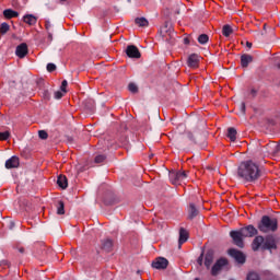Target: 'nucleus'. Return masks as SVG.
<instances>
[{
  "label": "nucleus",
  "instance_id": "nucleus-39",
  "mask_svg": "<svg viewBox=\"0 0 280 280\" xmlns=\"http://www.w3.org/2000/svg\"><path fill=\"white\" fill-rule=\"evenodd\" d=\"M47 71L49 73H52V71H56V65L55 63H48L47 65Z\"/></svg>",
  "mask_w": 280,
  "mask_h": 280
},
{
  "label": "nucleus",
  "instance_id": "nucleus-35",
  "mask_svg": "<svg viewBox=\"0 0 280 280\" xmlns=\"http://www.w3.org/2000/svg\"><path fill=\"white\" fill-rule=\"evenodd\" d=\"M106 161V155H96L94 163H104Z\"/></svg>",
  "mask_w": 280,
  "mask_h": 280
},
{
  "label": "nucleus",
  "instance_id": "nucleus-32",
  "mask_svg": "<svg viewBox=\"0 0 280 280\" xmlns=\"http://www.w3.org/2000/svg\"><path fill=\"white\" fill-rule=\"evenodd\" d=\"M128 89L130 93H139V88L135 83H129Z\"/></svg>",
  "mask_w": 280,
  "mask_h": 280
},
{
  "label": "nucleus",
  "instance_id": "nucleus-40",
  "mask_svg": "<svg viewBox=\"0 0 280 280\" xmlns=\"http://www.w3.org/2000/svg\"><path fill=\"white\" fill-rule=\"evenodd\" d=\"M270 154L277 155L280 152V143L275 145V149L272 151H269Z\"/></svg>",
  "mask_w": 280,
  "mask_h": 280
},
{
  "label": "nucleus",
  "instance_id": "nucleus-17",
  "mask_svg": "<svg viewBox=\"0 0 280 280\" xmlns=\"http://www.w3.org/2000/svg\"><path fill=\"white\" fill-rule=\"evenodd\" d=\"M198 213H200V211L198 210V208H196V205L189 203L188 220H194V218H197Z\"/></svg>",
  "mask_w": 280,
  "mask_h": 280
},
{
  "label": "nucleus",
  "instance_id": "nucleus-33",
  "mask_svg": "<svg viewBox=\"0 0 280 280\" xmlns=\"http://www.w3.org/2000/svg\"><path fill=\"white\" fill-rule=\"evenodd\" d=\"M10 139V131L0 132V141H8Z\"/></svg>",
  "mask_w": 280,
  "mask_h": 280
},
{
  "label": "nucleus",
  "instance_id": "nucleus-26",
  "mask_svg": "<svg viewBox=\"0 0 280 280\" xmlns=\"http://www.w3.org/2000/svg\"><path fill=\"white\" fill-rule=\"evenodd\" d=\"M228 137L231 141H235L237 139V130L233 127H230L228 129Z\"/></svg>",
  "mask_w": 280,
  "mask_h": 280
},
{
  "label": "nucleus",
  "instance_id": "nucleus-29",
  "mask_svg": "<svg viewBox=\"0 0 280 280\" xmlns=\"http://www.w3.org/2000/svg\"><path fill=\"white\" fill-rule=\"evenodd\" d=\"M198 43H200V45H207V43H209V35L207 34L199 35Z\"/></svg>",
  "mask_w": 280,
  "mask_h": 280
},
{
  "label": "nucleus",
  "instance_id": "nucleus-22",
  "mask_svg": "<svg viewBox=\"0 0 280 280\" xmlns=\"http://www.w3.org/2000/svg\"><path fill=\"white\" fill-rule=\"evenodd\" d=\"M102 248L105 253H110V250H113V241L110 238L103 241Z\"/></svg>",
  "mask_w": 280,
  "mask_h": 280
},
{
  "label": "nucleus",
  "instance_id": "nucleus-23",
  "mask_svg": "<svg viewBox=\"0 0 280 280\" xmlns=\"http://www.w3.org/2000/svg\"><path fill=\"white\" fill-rule=\"evenodd\" d=\"M3 16L4 19H16V16H19V12L12 9H7L3 11Z\"/></svg>",
  "mask_w": 280,
  "mask_h": 280
},
{
  "label": "nucleus",
  "instance_id": "nucleus-4",
  "mask_svg": "<svg viewBox=\"0 0 280 280\" xmlns=\"http://www.w3.org/2000/svg\"><path fill=\"white\" fill-rule=\"evenodd\" d=\"M224 266H229V260L226 258L218 259L211 268L212 277H218V275L222 272V268H224Z\"/></svg>",
  "mask_w": 280,
  "mask_h": 280
},
{
  "label": "nucleus",
  "instance_id": "nucleus-41",
  "mask_svg": "<svg viewBox=\"0 0 280 280\" xmlns=\"http://www.w3.org/2000/svg\"><path fill=\"white\" fill-rule=\"evenodd\" d=\"M67 85H68L67 80H63L61 83V92L62 93H67Z\"/></svg>",
  "mask_w": 280,
  "mask_h": 280
},
{
  "label": "nucleus",
  "instance_id": "nucleus-46",
  "mask_svg": "<svg viewBox=\"0 0 280 280\" xmlns=\"http://www.w3.org/2000/svg\"><path fill=\"white\" fill-rule=\"evenodd\" d=\"M18 250L23 255L25 253V247H19Z\"/></svg>",
  "mask_w": 280,
  "mask_h": 280
},
{
  "label": "nucleus",
  "instance_id": "nucleus-30",
  "mask_svg": "<svg viewBox=\"0 0 280 280\" xmlns=\"http://www.w3.org/2000/svg\"><path fill=\"white\" fill-rule=\"evenodd\" d=\"M8 32H10V24L2 23L0 25V34H8Z\"/></svg>",
  "mask_w": 280,
  "mask_h": 280
},
{
  "label": "nucleus",
  "instance_id": "nucleus-12",
  "mask_svg": "<svg viewBox=\"0 0 280 280\" xmlns=\"http://www.w3.org/2000/svg\"><path fill=\"white\" fill-rule=\"evenodd\" d=\"M189 240V232L184 228L179 229L178 248H182L183 244Z\"/></svg>",
  "mask_w": 280,
  "mask_h": 280
},
{
  "label": "nucleus",
  "instance_id": "nucleus-10",
  "mask_svg": "<svg viewBox=\"0 0 280 280\" xmlns=\"http://www.w3.org/2000/svg\"><path fill=\"white\" fill-rule=\"evenodd\" d=\"M187 65L190 69H198L200 65V56L191 54L187 59Z\"/></svg>",
  "mask_w": 280,
  "mask_h": 280
},
{
  "label": "nucleus",
  "instance_id": "nucleus-37",
  "mask_svg": "<svg viewBox=\"0 0 280 280\" xmlns=\"http://www.w3.org/2000/svg\"><path fill=\"white\" fill-rule=\"evenodd\" d=\"M38 137H39V139L45 140V139H48L49 135L45 130H39L38 131Z\"/></svg>",
  "mask_w": 280,
  "mask_h": 280
},
{
  "label": "nucleus",
  "instance_id": "nucleus-38",
  "mask_svg": "<svg viewBox=\"0 0 280 280\" xmlns=\"http://www.w3.org/2000/svg\"><path fill=\"white\" fill-rule=\"evenodd\" d=\"M63 96H65V92L62 91L55 92V100H62Z\"/></svg>",
  "mask_w": 280,
  "mask_h": 280
},
{
  "label": "nucleus",
  "instance_id": "nucleus-8",
  "mask_svg": "<svg viewBox=\"0 0 280 280\" xmlns=\"http://www.w3.org/2000/svg\"><path fill=\"white\" fill-rule=\"evenodd\" d=\"M240 232L243 237H255V235H257V229H255L253 225L242 228Z\"/></svg>",
  "mask_w": 280,
  "mask_h": 280
},
{
  "label": "nucleus",
  "instance_id": "nucleus-28",
  "mask_svg": "<svg viewBox=\"0 0 280 280\" xmlns=\"http://www.w3.org/2000/svg\"><path fill=\"white\" fill-rule=\"evenodd\" d=\"M57 214L58 215H65V202L63 201H58Z\"/></svg>",
  "mask_w": 280,
  "mask_h": 280
},
{
  "label": "nucleus",
  "instance_id": "nucleus-36",
  "mask_svg": "<svg viewBox=\"0 0 280 280\" xmlns=\"http://www.w3.org/2000/svg\"><path fill=\"white\" fill-rule=\"evenodd\" d=\"M247 280H259V275H257L256 272H249L247 275Z\"/></svg>",
  "mask_w": 280,
  "mask_h": 280
},
{
  "label": "nucleus",
  "instance_id": "nucleus-21",
  "mask_svg": "<svg viewBox=\"0 0 280 280\" xmlns=\"http://www.w3.org/2000/svg\"><path fill=\"white\" fill-rule=\"evenodd\" d=\"M162 36H172V25L168 22H165L161 28Z\"/></svg>",
  "mask_w": 280,
  "mask_h": 280
},
{
  "label": "nucleus",
  "instance_id": "nucleus-52",
  "mask_svg": "<svg viewBox=\"0 0 280 280\" xmlns=\"http://www.w3.org/2000/svg\"><path fill=\"white\" fill-rule=\"evenodd\" d=\"M278 69H280V65H278Z\"/></svg>",
  "mask_w": 280,
  "mask_h": 280
},
{
  "label": "nucleus",
  "instance_id": "nucleus-31",
  "mask_svg": "<svg viewBox=\"0 0 280 280\" xmlns=\"http://www.w3.org/2000/svg\"><path fill=\"white\" fill-rule=\"evenodd\" d=\"M42 97H43V100H45V102H49V100H51V94H49L48 90H44L42 92Z\"/></svg>",
  "mask_w": 280,
  "mask_h": 280
},
{
  "label": "nucleus",
  "instance_id": "nucleus-25",
  "mask_svg": "<svg viewBox=\"0 0 280 280\" xmlns=\"http://www.w3.org/2000/svg\"><path fill=\"white\" fill-rule=\"evenodd\" d=\"M135 23L139 27H148V25L150 24L145 18H137L135 20Z\"/></svg>",
  "mask_w": 280,
  "mask_h": 280
},
{
  "label": "nucleus",
  "instance_id": "nucleus-50",
  "mask_svg": "<svg viewBox=\"0 0 280 280\" xmlns=\"http://www.w3.org/2000/svg\"><path fill=\"white\" fill-rule=\"evenodd\" d=\"M267 24H264V32H266Z\"/></svg>",
  "mask_w": 280,
  "mask_h": 280
},
{
  "label": "nucleus",
  "instance_id": "nucleus-18",
  "mask_svg": "<svg viewBox=\"0 0 280 280\" xmlns=\"http://www.w3.org/2000/svg\"><path fill=\"white\" fill-rule=\"evenodd\" d=\"M261 244H264V236H256L252 243L253 250H259Z\"/></svg>",
  "mask_w": 280,
  "mask_h": 280
},
{
  "label": "nucleus",
  "instance_id": "nucleus-44",
  "mask_svg": "<svg viewBox=\"0 0 280 280\" xmlns=\"http://www.w3.org/2000/svg\"><path fill=\"white\" fill-rule=\"evenodd\" d=\"M250 95H252V97H257V90L252 89L250 90Z\"/></svg>",
  "mask_w": 280,
  "mask_h": 280
},
{
  "label": "nucleus",
  "instance_id": "nucleus-47",
  "mask_svg": "<svg viewBox=\"0 0 280 280\" xmlns=\"http://www.w3.org/2000/svg\"><path fill=\"white\" fill-rule=\"evenodd\" d=\"M246 47H248V49H250V48L253 47V43L247 42V43H246Z\"/></svg>",
  "mask_w": 280,
  "mask_h": 280
},
{
  "label": "nucleus",
  "instance_id": "nucleus-5",
  "mask_svg": "<svg viewBox=\"0 0 280 280\" xmlns=\"http://www.w3.org/2000/svg\"><path fill=\"white\" fill-rule=\"evenodd\" d=\"M230 237H232L235 246H238V248H244V235H242L241 231H231Z\"/></svg>",
  "mask_w": 280,
  "mask_h": 280
},
{
  "label": "nucleus",
  "instance_id": "nucleus-14",
  "mask_svg": "<svg viewBox=\"0 0 280 280\" xmlns=\"http://www.w3.org/2000/svg\"><path fill=\"white\" fill-rule=\"evenodd\" d=\"M213 259H214V253L212 249H209L207 253H206V256H205V266L206 268L209 270L213 264Z\"/></svg>",
  "mask_w": 280,
  "mask_h": 280
},
{
  "label": "nucleus",
  "instance_id": "nucleus-13",
  "mask_svg": "<svg viewBox=\"0 0 280 280\" xmlns=\"http://www.w3.org/2000/svg\"><path fill=\"white\" fill-rule=\"evenodd\" d=\"M27 44L22 43L16 47L15 55L18 58H25V56H27Z\"/></svg>",
  "mask_w": 280,
  "mask_h": 280
},
{
  "label": "nucleus",
  "instance_id": "nucleus-1",
  "mask_svg": "<svg viewBox=\"0 0 280 280\" xmlns=\"http://www.w3.org/2000/svg\"><path fill=\"white\" fill-rule=\"evenodd\" d=\"M261 166L252 160L242 162L236 171V176L244 183H257L262 176Z\"/></svg>",
  "mask_w": 280,
  "mask_h": 280
},
{
  "label": "nucleus",
  "instance_id": "nucleus-7",
  "mask_svg": "<svg viewBox=\"0 0 280 280\" xmlns=\"http://www.w3.org/2000/svg\"><path fill=\"white\" fill-rule=\"evenodd\" d=\"M229 255L231 257H233V259H235V261H237V264H245L246 262V256L241 250L230 249Z\"/></svg>",
  "mask_w": 280,
  "mask_h": 280
},
{
  "label": "nucleus",
  "instance_id": "nucleus-51",
  "mask_svg": "<svg viewBox=\"0 0 280 280\" xmlns=\"http://www.w3.org/2000/svg\"><path fill=\"white\" fill-rule=\"evenodd\" d=\"M61 2H65V1H67V0H60Z\"/></svg>",
  "mask_w": 280,
  "mask_h": 280
},
{
  "label": "nucleus",
  "instance_id": "nucleus-20",
  "mask_svg": "<svg viewBox=\"0 0 280 280\" xmlns=\"http://www.w3.org/2000/svg\"><path fill=\"white\" fill-rule=\"evenodd\" d=\"M250 62H253V56H250V55L241 56V66L244 69H246V67H248V65H250Z\"/></svg>",
  "mask_w": 280,
  "mask_h": 280
},
{
  "label": "nucleus",
  "instance_id": "nucleus-27",
  "mask_svg": "<svg viewBox=\"0 0 280 280\" xmlns=\"http://www.w3.org/2000/svg\"><path fill=\"white\" fill-rule=\"evenodd\" d=\"M222 34H223V36L229 38V36L233 34V28L231 27V25H229V24L224 25L222 28Z\"/></svg>",
  "mask_w": 280,
  "mask_h": 280
},
{
  "label": "nucleus",
  "instance_id": "nucleus-42",
  "mask_svg": "<svg viewBox=\"0 0 280 280\" xmlns=\"http://www.w3.org/2000/svg\"><path fill=\"white\" fill-rule=\"evenodd\" d=\"M203 259H205V253H202V254L198 257L197 264H198L199 266H202Z\"/></svg>",
  "mask_w": 280,
  "mask_h": 280
},
{
  "label": "nucleus",
  "instance_id": "nucleus-19",
  "mask_svg": "<svg viewBox=\"0 0 280 280\" xmlns=\"http://www.w3.org/2000/svg\"><path fill=\"white\" fill-rule=\"evenodd\" d=\"M57 185L61 188V189H67V187H69V183L67 180V176L65 175H59L58 179H57Z\"/></svg>",
  "mask_w": 280,
  "mask_h": 280
},
{
  "label": "nucleus",
  "instance_id": "nucleus-15",
  "mask_svg": "<svg viewBox=\"0 0 280 280\" xmlns=\"http://www.w3.org/2000/svg\"><path fill=\"white\" fill-rule=\"evenodd\" d=\"M45 30L48 34V40L51 43L54 40V24L49 20L45 21Z\"/></svg>",
  "mask_w": 280,
  "mask_h": 280
},
{
  "label": "nucleus",
  "instance_id": "nucleus-48",
  "mask_svg": "<svg viewBox=\"0 0 280 280\" xmlns=\"http://www.w3.org/2000/svg\"><path fill=\"white\" fill-rule=\"evenodd\" d=\"M184 43H185V45H189V38H184Z\"/></svg>",
  "mask_w": 280,
  "mask_h": 280
},
{
  "label": "nucleus",
  "instance_id": "nucleus-43",
  "mask_svg": "<svg viewBox=\"0 0 280 280\" xmlns=\"http://www.w3.org/2000/svg\"><path fill=\"white\" fill-rule=\"evenodd\" d=\"M187 137H188V139H189L190 141L196 142V140L194 139V133H191V131H188V132H187Z\"/></svg>",
  "mask_w": 280,
  "mask_h": 280
},
{
  "label": "nucleus",
  "instance_id": "nucleus-2",
  "mask_svg": "<svg viewBox=\"0 0 280 280\" xmlns=\"http://www.w3.org/2000/svg\"><path fill=\"white\" fill-rule=\"evenodd\" d=\"M258 229L261 231V233H275V231L279 229V221L277 218L264 215L260 223L258 224Z\"/></svg>",
  "mask_w": 280,
  "mask_h": 280
},
{
  "label": "nucleus",
  "instance_id": "nucleus-6",
  "mask_svg": "<svg viewBox=\"0 0 280 280\" xmlns=\"http://www.w3.org/2000/svg\"><path fill=\"white\" fill-rule=\"evenodd\" d=\"M170 266V261L164 257H159L152 262V268L156 270H165Z\"/></svg>",
  "mask_w": 280,
  "mask_h": 280
},
{
  "label": "nucleus",
  "instance_id": "nucleus-9",
  "mask_svg": "<svg viewBox=\"0 0 280 280\" xmlns=\"http://www.w3.org/2000/svg\"><path fill=\"white\" fill-rule=\"evenodd\" d=\"M126 55L128 56V58H141V52L139 51V48H137V46L135 45L127 46Z\"/></svg>",
  "mask_w": 280,
  "mask_h": 280
},
{
  "label": "nucleus",
  "instance_id": "nucleus-11",
  "mask_svg": "<svg viewBox=\"0 0 280 280\" xmlns=\"http://www.w3.org/2000/svg\"><path fill=\"white\" fill-rule=\"evenodd\" d=\"M272 248H277V242L275 241V237L267 236L262 244V250H272Z\"/></svg>",
  "mask_w": 280,
  "mask_h": 280
},
{
  "label": "nucleus",
  "instance_id": "nucleus-45",
  "mask_svg": "<svg viewBox=\"0 0 280 280\" xmlns=\"http://www.w3.org/2000/svg\"><path fill=\"white\" fill-rule=\"evenodd\" d=\"M241 110L243 114L246 113V103L241 104Z\"/></svg>",
  "mask_w": 280,
  "mask_h": 280
},
{
  "label": "nucleus",
  "instance_id": "nucleus-3",
  "mask_svg": "<svg viewBox=\"0 0 280 280\" xmlns=\"http://www.w3.org/2000/svg\"><path fill=\"white\" fill-rule=\"evenodd\" d=\"M186 178L187 173L185 171L170 173V179L173 185H180Z\"/></svg>",
  "mask_w": 280,
  "mask_h": 280
},
{
  "label": "nucleus",
  "instance_id": "nucleus-24",
  "mask_svg": "<svg viewBox=\"0 0 280 280\" xmlns=\"http://www.w3.org/2000/svg\"><path fill=\"white\" fill-rule=\"evenodd\" d=\"M23 21L27 25H36L37 19H36V16H34L32 14H27V15H24Z\"/></svg>",
  "mask_w": 280,
  "mask_h": 280
},
{
  "label": "nucleus",
  "instance_id": "nucleus-16",
  "mask_svg": "<svg viewBox=\"0 0 280 280\" xmlns=\"http://www.w3.org/2000/svg\"><path fill=\"white\" fill-rule=\"evenodd\" d=\"M20 161L18 156H12L5 162L7 170H13L14 167H19Z\"/></svg>",
  "mask_w": 280,
  "mask_h": 280
},
{
  "label": "nucleus",
  "instance_id": "nucleus-49",
  "mask_svg": "<svg viewBox=\"0 0 280 280\" xmlns=\"http://www.w3.org/2000/svg\"><path fill=\"white\" fill-rule=\"evenodd\" d=\"M13 226H14V222H13V221H10L9 229H12Z\"/></svg>",
  "mask_w": 280,
  "mask_h": 280
},
{
  "label": "nucleus",
  "instance_id": "nucleus-34",
  "mask_svg": "<svg viewBox=\"0 0 280 280\" xmlns=\"http://www.w3.org/2000/svg\"><path fill=\"white\" fill-rule=\"evenodd\" d=\"M83 104L85 105V108H89V110H93L94 108V103L92 100L90 101H84Z\"/></svg>",
  "mask_w": 280,
  "mask_h": 280
}]
</instances>
